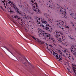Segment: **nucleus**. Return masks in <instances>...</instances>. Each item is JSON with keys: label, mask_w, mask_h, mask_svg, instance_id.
<instances>
[{"label": "nucleus", "mask_w": 76, "mask_h": 76, "mask_svg": "<svg viewBox=\"0 0 76 76\" xmlns=\"http://www.w3.org/2000/svg\"><path fill=\"white\" fill-rule=\"evenodd\" d=\"M8 4H10V6H11V7H15V4L13 3V2L11 1H9L8 2H7Z\"/></svg>", "instance_id": "obj_11"}, {"label": "nucleus", "mask_w": 76, "mask_h": 76, "mask_svg": "<svg viewBox=\"0 0 76 76\" xmlns=\"http://www.w3.org/2000/svg\"><path fill=\"white\" fill-rule=\"evenodd\" d=\"M57 22L58 26L60 28H61L62 29H64V28H63V25H64V22L62 21L61 22Z\"/></svg>", "instance_id": "obj_8"}, {"label": "nucleus", "mask_w": 76, "mask_h": 76, "mask_svg": "<svg viewBox=\"0 0 76 76\" xmlns=\"http://www.w3.org/2000/svg\"><path fill=\"white\" fill-rule=\"evenodd\" d=\"M6 9L8 10V12H10V13H13L14 12L12 10H11L8 7H7V8Z\"/></svg>", "instance_id": "obj_12"}, {"label": "nucleus", "mask_w": 76, "mask_h": 76, "mask_svg": "<svg viewBox=\"0 0 76 76\" xmlns=\"http://www.w3.org/2000/svg\"><path fill=\"white\" fill-rule=\"evenodd\" d=\"M52 54H53V56L54 57H56V58L57 59H58V61H61V60H62V57H61V56H64V54L63 53H62V52H59L58 53L59 54V55L57 54V53H56L55 52H54V51H53L52 52H51Z\"/></svg>", "instance_id": "obj_4"}, {"label": "nucleus", "mask_w": 76, "mask_h": 76, "mask_svg": "<svg viewBox=\"0 0 76 76\" xmlns=\"http://www.w3.org/2000/svg\"><path fill=\"white\" fill-rule=\"evenodd\" d=\"M12 18H14V17L12 16Z\"/></svg>", "instance_id": "obj_41"}, {"label": "nucleus", "mask_w": 76, "mask_h": 76, "mask_svg": "<svg viewBox=\"0 0 76 76\" xmlns=\"http://www.w3.org/2000/svg\"><path fill=\"white\" fill-rule=\"evenodd\" d=\"M70 15H71V16L72 18H74V19H76V13H75V14H73V13H72L71 14L70 13Z\"/></svg>", "instance_id": "obj_13"}, {"label": "nucleus", "mask_w": 76, "mask_h": 76, "mask_svg": "<svg viewBox=\"0 0 76 76\" xmlns=\"http://www.w3.org/2000/svg\"><path fill=\"white\" fill-rule=\"evenodd\" d=\"M69 57H72V55H71V54H70V53H69Z\"/></svg>", "instance_id": "obj_21"}, {"label": "nucleus", "mask_w": 76, "mask_h": 76, "mask_svg": "<svg viewBox=\"0 0 76 76\" xmlns=\"http://www.w3.org/2000/svg\"><path fill=\"white\" fill-rule=\"evenodd\" d=\"M66 28H67V29H69V27L67 26H66Z\"/></svg>", "instance_id": "obj_30"}, {"label": "nucleus", "mask_w": 76, "mask_h": 76, "mask_svg": "<svg viewBox=\"0 0 76 76\" xmlns=\"http://www.w3.org/2000/svg\"><path fill=\"white\" fill-rule=\"evenodd\" d=\"M23 18H25V19H27L28 18L27 17L25 16V17H23Z\"/></svg>", "instance_id": "obj_31"}, {"label": "nucleus", "mask_w": 76, "mask_h": 76, "mask_svg": "<svg viewBox=\"0 0 76 76\" xmlns=\"http://www.w3.org/2000/svg\"><path fill=\"white\" fill-rule=\"evenodd\" d=\"M73 38H74L75 39H76V36H73Z\"/></svg>", "instance_id": "obj_26"}, {"label": "nucleus", "mask_w": 76, "mask_h": 76, "mask_svg": "<svg viewBox=\"0 0 76 76\" xmlns=\"http://www.w3.org/2000/svg\"><path fill=\"white\" fill-rule=\"evenodd\" d=\"M35 22L37 23V25H39V24H40V21L39 22L38 20H41V22H42V24H43L42 27H45V29L49 32H51L52 28H51V26L49 25V24H47V23L45 21V20H44L43 17L37 18H35Z\"/></svg>", "instance_id": "obj_1"}, {"label": "nucleus", "mask_w": 76, "mask_h": 76, "mask_svg": "<svg viewBox=\"0 0 76 76\" xmlns=\"http://www.w3.org/2000/svg\"><path fill=\"white\" fill-rule=\"evenodd\" d=\"M71 39H72V40H73V39H74L73 38L71 37Z\"/></svg>", "instance_id": "obj_35"}, {"label": "nucleus", "mask_w": 76, "mask_h": 76, "mask_svg": "<svg viewBox=\"0 0 76 76\" xmlns=\"http://www.w3.org/2000/svg\"><path fill=\"white\" fill-rule=\"evenodd\" d=\"M64 53H65V54H66V55H68L69 53H68L67 51H66V50H64Z\"/></svg>", "instance_id": "obj_15"}, {"label": "nucleus", "mask_w": 76, "mask_h": 76, "mask_svg": "<svg viewBox=\"0 0 76 76\" xmlns=\"http://www.w3.org/2000/svg\"><path fill=\"white\" fill-rule=\"evenodd\" d=\"M31 37H32V38H33V39H35V40L36 41H37V39H36V38H35V37H34L33 36H31Z\"/></svg>", "instance_id": "obj_19"}, {"label": "nucleus", "mask_w": 76, "mask_h": 76, "mask_svg": "<svg viewBox=\"0 0 76 76\" xmlns=\"http://www.w3.org/2000/svg\"><path fill=\"white\" fill-rule=\"evenodd\" d=\"M57 8L58 9V10L60 12H61L62 15H64V18H67V16L65 15H66V10L63 8H61V6L58 5H57Z\"/></svg>", "instance_id": "obj_5"}, {"label": "nucleus", "mask_w": 76, "mask_h": 76, "mask_svg": "<svg viewBox=\"0 0 76 76\" xmlns=\"http://www.w3.org/2000/svg\"><path fill=\"white\" fill-rule=\"evenodd\" d=\"M47 4L48 5H49V7H51V9H54V7L53 5H52V1H49L47 3Z\"/></svg>", "instance_id": "obj_9"}, {"label": "nucleus", "mask_w": 76, "mask_h": 76, "mask_svg": "<svg viewBox=\"0 0 76 76\" xmlns=\"http://www.w3.org/2000/svg\"><path fill=\"white\" fill-rule=\"evenodd\" d=\"M44 15L46 18H48V16H49V15L47 14H45Z\"/></svg>", "instance_id": "obj_18"}, {"label": "nucleus", "mask_w": 76, "mask_h": 76, "mask_svg": "<svg viewBox=\"0 0 76 76\" xmlns=\"http://www.w3.org/2000/svg\"><path fill=\"white\" fill-rule=\"evenodd\" d=\"M13 22L14 23H15V24H16V23L14 21Z\"/></svg>", "instance_id": "obj_39"}, {"label": "nucleus", "mask_w": 76, "mask_h": 76, "mask_svg": "<svg viewBox=\"0 0 76 76\" xmlns=\"http://www.w3.org/2000/svg\"><path fill=\"white\" fill-rule=\"evenodd\" d=\"M68 72H70V70L69 69L68 70Z\"/></svg>", "instance_id": "obj_40"}, {"label": "nucleus", "mask_w": 76, "mask_h": 76, "mask_svg": "<svg viewBox=\"0 0 76 76\" xmlns=\"http://www.w3.org/2000/svg\"><path fill=\"white\" fill-rule=\"evenodd\" d=\"M23 58H24L25 59V60H26V61H28V60H27V59H26V58L25 57H23Z\"/></svg>", "instance_id": "obj_24"}, {"label": "nucleus", "mask_w": 76, "mask_h": 76, "mask_svg": "<svg viewBox=\"0 0 76 76\" xmlns=\"http://www.w3.org/2000/svg\"><path fill=\"white\" fill-rule=\"evenodd\" d=\"M2 3H4V1H2Z\"/></svg>", "instance_id": "obj_37"}, {"label": "nucleus", "mask_w": 76, "mask_h": 76, "mask_svg": "<svg viewBox=\"0 0 76 76\" xmlns=\"http://www.w3.org/2000/svg\"><path fill=\"white\" fill-rule=\"evenodd\" d=\"M28 18H29V19H32V17H31V16H29Z\"/></svg>", "instance_id": "obj_28"}, {"label": "nucleus", "mask_w": 76, "mask_h": 76, "mask_svg": "<svg viewBox=\"0 0 76 76\" xmlns=\"http://www.w3.org/2000/svg\"><path fill=\"white\" fill-rule=\"evenodd\" d=\"M38 31H39L38 32L39 33V37H44L45 38L52 39V37H51L50 34H48L42 30L39 29H38Z\"/></svg>", "instance_id": "obj_3"}, {"label": "nucleus", "mask_w": 76, "mask_h": 76, "mask_svg": "<svg viewBox=\"0 0 76 76\" xmlns=\"http://www.w3.org/2000/svg\"><path fill=\"white\" fill-rule=\"evenodd\" d=\"M26 15L25 14V13L24 14H23L22 15V16H23V18H24V17H25L26 16Z\"/></svg>", "instance_id": "obj_20"}, {"label": "nucleus", "mask_w": 76, "mask_h": 76, "mask_svg": "<svg viewBox=\"0 0 76 76\" xmlns=\"http://www.w3.org/2000/svg\"><path fill=\"white\" fill-rule=\"evenodd\" d=\"M6 6H7V4H6Z\"/></svg>", "instance_id": "obj_44"}, {"label": "nucleus", "mask_w": 76, "mask_h": 76, "mask_svg": "<svg viewBox=\"0 0 76 76\" xmlns=\"http://www.w3.org/2000/svg\"><path fill=\"white\" fill-rule=\"evenodd\" d=\"M73 40H74V41L75 40V39H73Z\"/></svg>", "instance_id": "obj_43"}, {"label": "nucleus", "mask_w": 76, "mask_h": 76, "mask_svg": "<svg viewBox=\"0 0 76 76\" xmlns=\"http://www.w3.org/2000/svg\"><path fill=\"white\" fill-rule=\"evenodd\" d=\"M56 33L57 34L55 35V37H56V38L57 42H58V41H59L60 39H63V35L61 34V33H60V32H58L57 31H56Z\"/></svg>", "instance_id": "obj_6"}, {"label": "nucleus", "mask_w": 76, "mask_h": 76, "mask_svg": "<svg viewBox=\"0 0 76 76\" xmlns=\"http://www.w3.org/2000/svg\"><path fill=\"white\" fill-rule=\"evenodd\" d=\"M7 4V3L9 2V1H10V0H3Z\"/></svg>", "instance_id": "obj_16"}, {"label": "nucleus", "mask_w": 76, "mask_h": 76, "mask_svg": "<svg viewBox=\"0 0 76 76\" xmlns=\"http://www.w3.org/2000/svg\"><path fill=\"white\" fill-rule=\"evenodd\" d=\"M72 58L73 59V60H75V58H74L72 57Z\"/></svg>", "instance_id": "obj_33"}, {"label": "nucleus", "mask_w": 76, "mask_h": 76, "mask_svg": "<svg viewBox=\"0 0 76 76\" xmlns=\"http://www.w3.org/2000/svg\"><path fill=\"white\" fill-rule=\"evenodd\" d=\"M42 25H43V24H42V23H40L39 24V26H40L41 27H42Z\"/></svg>", "instance_id": "obj_22"}, {"label": "nucleus", "mask_w": 76, "mask_h": 76, "mask_svg": "<svg viewBox=\"0 0 76 76\" xmlns=\"http://www.w3.org/2000/svg\"><path fill=\"white\" fill-rule=\"evenodd\" d=\"M47 49H48V47H47Z\"/></svg>", "instance_id": "obj_42"}, {"label": "nucleus", "mask_w": 76, "mask_h": 76, "mask_svg": "<svg viewBox=\"0 0 76 76\" xmlns=\"http://www.w3.org/2000/svg\"><path fill=\"white\" fill-rule=\"evenodd\" d=\"M26 32H28V31H29V28H28V29H26Z\"/></svg>", "instance_id": "obj_23"}, {"label": "nucleus", "mask_w": 76, "mask_h": 76, "mask_svg": "<svg viewBox=\"0 0 76 76\" xmlns=\"http://www.w3.org/2000/svg\"><path fill=\"white\" fill-rule=\"evenodd\" d=\"M14 17L15 18H16L18 21L22 22V20L20 17H18L17 16H14Z\"/></svg>", "instance_id": "obj_10"}, {"label": "nucleus", "mask_w": 76, "mask_h": 76, "mask_svg": "<svg viewBox=\"0 0 76 76\" xmlns=\"http://www.w3.org/2000/svg\"><path fill=\"white\" fill-rule=\"evenodd\" d=\"M38 42H39V43H41V41H38Z\"/></svg>", "instance_id": "obj_36"}, {"label": "nucleus", "mask_w": 76, "mask_h": 76, "mask_svg": "<svg viewBox=\"0 0 76 76\" xmlns=\"http://www.w3.org/2000/svg\"><path fill=\"white\" fill-rule=\"evenodd\" d=\"M7 50H8V51H9V52H10V53H11V54H12V52L10 51V50H9V49H8V48H7Z\"/></svg>", "instance_id": "obj_25"}, {"label": "nucleus", "mask_w": 76, "mask_h": 76, "mask_svg": "<svg viewBox=\"0 0 76 76\" xmlns=\"http://www.w3.org/2000/svg\"><path fill=\"white\" fill-rule=\"evenodd\" d=\"M4 6L5 7V8H6V5H6V4L4 3Z\"/></svg>", "instance_id": "obj_29"}, {"label": "nucleus", "mask_w": 76, "mask_h": 76, "mask_svg": "<svg viewBox=\"0 0 76 76\" xmlns=\"http://www.w3.org/2000/svg\"><path fill=\"white\" fill-rule=\"evenodd\" d=\"M66 41V39H64V37L63 36V39L62 38V39H60L59 40H58V42L59 43H61L62 44L64 45H66L67 47V45H68V44H67Z\"/></svg>", "instance_id": "obj_7"}, {"label": "nucleus", "mask_w": 76, "mask_h": 76, "mask_svg": "<svg viewBox=\"0 0 76 76\" xmlns=\"http://www.w3.org/2000/svg\"><path fill=\"white\" fill-rule=\"evenodd\" d=\"M47 46V47H48V46Z\"/></svg>", "instance_id": "obj_45"}, {"label": "nucleus", "mask_w": 76, "mask_h": 76, "mask_svg": "<svg viewBox=\"0 0 76 76\" xmlns=\"http://www.w3.org/2000/svg\"><path fill=\"white\" fill-rule=\"evenodd\" d=\"M36 40H37V41H39V39H37V38H36Z\"/></svg>", "instance_id": "obj_34"}, {"label": "nucleus", "mask_w": 76, "mask_h": 76, "mask_svg": "<svg viewBox=\"0 0 76 76\" xmlns=\"http://www.w3.org/2000/svg\"><path fill=\"white\" fill-rule=\"evenodd\" d=\"M71 24H72V26H73V25H74V24L75 23H73V22H72L71 23Z\"/></svg>", "instance_id": "obj_27"}, {"label": "nucleus", "mask_w": 76, "mask_h": 76, "mask_svg": "<svg viewBox=\"0 0 76 76\" xmlns=\"http://www.w3.org/2000/svg\"><path fill=\"white\" fill-rule=\"evenodd\" d=\"M35 1V0H29V3L33 5L32 9L34 12H35L36 14H39L40 12V10L39 9L35 8V6L36 7H38V5L37 3H34Z\"/></svg>", "instance_id": "obj_2"}, {"label": "nucleus", "mask_w": 76, "mask_h": 76, "mask_svg": "<svg viewBox=\"0 0 76 76\" xmlns=\"http://www.w3.org/2000/svg\"><path fill=\"white\" fill-rule=\"evenodd\" d=\"M49 46L50 47H52V46L51 45H49Z\"/></svg>", "instance_id": "obj_32"}, {"label": "nucleus", "mask_w": 76, "mask_h": 76, "mask_svg": "<svg viewBox=\"0 0 76 76\" xmlns=\"http://www.w3.org/2000/svg\"><path fill=\"white\" fill-rule=\"evenodd\" d=\"M49 20V21H50V22H51L52 21H53V19L51 18V17H50L49 19H48Z\"/></svg>", "instance_id": "obj_17"}, {"label": "nucleus", "mask_w": 76, "mask_h": 76, "mask_svg": "<svg viewBox=\"0 0 76 76\" xmlns=\"http://www.w3.org/2000/svg\"><path fill=\"white\" fill-rule=\"evenodd\" d=\"M15 9L17 13H18V14H19L20 15H21V13L19 12V9H18V8H15Z\"/></svg>", "instance_id": "obj_14"}, {"label": "nucleus", "mask_w": 76, "mask_h": 76, "mask_svg": "<svg viewBox=\"0 0 76 76\" xmlns=\"http://www.w3.org/2000/svg\"><path fill=\"white\" fill-rule=\"evenodd\" d=\"M1 9H3V8L2 7H1Z\"/></svg>", "instance_id": "obj_38"}]
</instances>
